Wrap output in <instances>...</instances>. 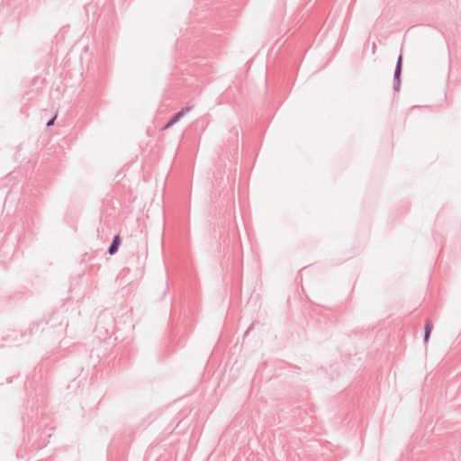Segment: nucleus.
I'll return each instance as SVG.
<instances>
[{
	"instance_id": "obj_1",
	"label": "nucleus",
	"mask_w": 461,
	"mask_h": 461,
	"mask_svg": "<svg viewBox=\"0 0 461 461\" xmlns=\"http://www.w3.org/2000/svg\"><path fill=\"white\" fill-rule=\"evenodd\" d=\"M189 110H190L189 107H185V108L182 109L180 112H178L176 114H175V116L166 124V126L163 128V130H167V128H169L170 126L175 124L181 117L184 116V114L186 112H189Z\"/></svg>"
},
{
	"instance_id": "obj_2",
	"label": "nucleus",
	"mask_w": 461,
	"mask_h": 461,
	"mask_svg": "<svg viewBox=\"0 0 461 461\" xmlns=\"http://www.w3.org/2000/svg\"><path fill=\"white\" fill-rule=\"evenodd\" d=\"M120 237L118 235H116L114 238H113V243L111 244L109 249H108V252L110 255H113L117 249H118V247L120 245Z\"/></svg>"
},
{
	"instance_id": "obj_3",
	"label": "nucleus",
	"mask_w": 461,
	"mask_h": 461,
	"mask_svg": "<svg viewBox=\"0 0 461 461\" xmlns=\"http://www.w3.org/2000/svg\"><path fill=\"white\" fill-rule=\"evenodd\" d=\"M433 329V325L430 321H427L425 324V336H424V341L428 342L431 330Z\"/></svg>"
},
{
	"instance_id": "obj_4",
	"label": "nucleus",
	"mask_w": 461,
	"mask_h": 461,
	"mask_svg": "<svg viewBox=\"0 0 461 461\" xmlns=\"http://www.w3.org/2000/svg\"><path fill=\"white\" fill-rule=\"evenodd\" d=\"M401 67H402V56H400L398 59V64H397V68L395 70V77H399V75L401 73Z\"/></svg>"
},
{
	"instance_id": "obj_5",
	"label": "nucleus",
	"mask_w": 461,
	"mask_h": 461,
	"mask_svg": "<svg viewBox=\"0 0 461 461\" xmlns=\"http://www.w3.org/2000/svg\"><path fill=\"white\" fill-rule=\"evenodd\" d=\"M55 118H56V116L47 123V126L50 127V126L53 125Z\"/></svg>"
}]
</instances>
